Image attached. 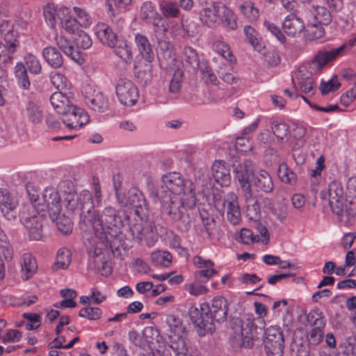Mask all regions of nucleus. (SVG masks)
Masks as SVG:
<instances>
[{"label": "nucleus", "instance_id": "79ce46f5", "mask_svg": "<svg viewBox=\"0 0 356 356\" xmlns=\"http://www.w3.org/2000/svg\"><path fill=\"white\" fill-rule=\"evenodd\" d=\"M243 33L247 41L254 47L255 50L261 52V48L265 49V47L262 46L259 41L258 32L252 26L250 25L245 26Z\"/></svg>", "mask_w": 356, "mask_h": 356}, {"label": "nucleus", "instance_id": "412c9836", "mask_svg": "<svg viewBox=\"0 0 356 356\" xmlns=\"http://www.w3.org/2000/svg\"><path fill=\"white\" fill-rule=\"evenodd\" d=\"M224 206L226 207V215L228 221L232 225H237L241 220V209L234 193L228 194L225 200Z\"/></svg>", "mask_w": 356, "mask_h": 356}, {"label": "nucleus", "instance_id": "473e14b6", "mask_svg": "<svg viewBox=\"0 0 356 356\" xmlns=\"http://www.w3.org/2000/svg\"><path fill=\"white\" fill-rule=\"evenodd\" d=\"M110 47L113 48L115 55L126 63H131L133 60L131 49L125 40L118 38L116 42H114V45Z\"/></svg>", "mask_w": 356, "mask_h": 356}, {"label": "nucleus", "instance_id": "8fccbe9b", "mask_svg": "<svg viewBox=\"0 0 356 356\" xmlns=\"http://www.w3.org/2000/svg\"><path fill=\"white\" fill-rule=\"evenodd\" d=\"M140 12L143 19H153L159 21L162 19L161 15L156 12L155 7L150 1H146L143 3Z\"/></svg>", "mask_w": 356, "mask_h": 356}, {"label": "nucleus", "instance_id": "052dcab7", "mask_svg": "<svg viewBox=\"0 0 356 356\" xmlns=\"http://www.w3.org/2000/svg\"><path fill=\"white\" fill-rule=\"evenodd\" d=\"M160 8L165 17H177L179 14L177 4L170 1H162Z\"/></svg>", "mask_w": 356, "mask_h": 356}, {"label": "nucleus", "instance_id": "f257e3e1", "mask_svg": "<svg viewBox=\"0 0 356 356\" xmlns=\"http://www.w3.org/2000/svg\"><path fill=\"white\" fill-rule=\"evenodd\" d=\"M80 229L87 231L92 228L95 236L102 243H109L112 247L115 245V241L120 243L123 238L122 227L123 220L119 214V211L111 206L106 207L101 215L92 208L90 212L81 214L79 221Z\"/></svg>", "mask_w": 356, "mask_h": 356}, {"label": "nucleus", "instance_id": "bf43d9fd", "mask_svg": "<svg viewBox=\"0 0 356 356\" xmlns=\"http://www.w3.org/2000/svg\"><path fill=\"white\" fill-rule=\"evenodd\" d=\"M289 126L284 122H273V132L280 141H287L289 134Z\"/></svg>", "mask_w": 356, "mask_h": 356}, {"label": "nucleus", "instance_id": "4c0bfd02", "mask_svg": "<svg viewBox=\"0 0 356 356\" xmlns=\"http://www.w3.org/2000/svg\"><path fill=\"white\" fill-rule=\"evenodd\" d=\"M38 268L35 259L30 254H24L22 264V278L25 280L31 278Z\"/></svg>", "mask_w": 356, "mask_h": 356}, {"label": "nucleus", "instance_id": "20e7f679", "mask_svg": "<svg viewBox=\"0 0 356 356\" xmlns=\"http://www.w3.org/2000/svg\"><path fill=\"white\" fill-rule=\"evenodd\" d=\"M162 184L156 187L154 184L148 185V193L154 202L164 195L189 196L195 195L194 184L190 179H184L181 175L176 172H169L162 176Z\"/></svg>", "mask_w": 356, "mask_h": 356}, {"label": "nucleus", "instance_id": "0e129e2a", "mask_svg": "<svg viewBox=\"0 0 356 356\" xmlns=\"http://www.w3.org/2000/svg\"><path fill=\"white\" fill-rule=\"evenodd\" d=\"M102 310L98 307H86L82 308L79 316L82 318H86L90 321H96L100 318Z\"/></svg>", "mask_w": 356, "mask_h": 356}, {"label": "nucleus", "instance_id": "0eeeda50", "mask_svg": "<svg viewBox=\"0 0 356 356\" xmlns=\"http://www.w3.org/2000/svg\"><path fill=\"white\" fill-rule=\"evenodd\" d=\"M115 191L117 202L120 207L132 208L142 221L148 216V204L143 193L138 188L133 187L124 193L115 186Z\"/></svg>", "mask_w": 356, "mask_h": 356}, {"label": "nucleus", "instance_id": "393cba45", "mask_svg": "<svg viewBox=\"0 0 356 356\" xmlns=\"http://www.w3.org/2000/svg\"><path fill=\"white\" fill-rule=\"evenodd\" d=\"M245 202L246 216L252 220L256 221L260 217V207L257 197L253 195L252 189L241 192Z\"/></svg>", "mask_w": 356, "mask_h": 356}, {"label": "nucleus", "instance_id": "c03bdc74", "mask_svg": "<svg viewBox=\"0 0 356 356\" xmlns=\"http://www.w3.org/2000/svg\"><path fill=\"white\" fill-rule=\"evenodd\" d=\"M158 44L159 49L162 51V54L159 55L161 65H163L161 59L168 60L170 63H173L175 58L172 54V44L166 40L158 39Z\"/></svg>", "mask_w": 356, "mask_h": 356}, {"label": "nucleus", "instance_id": "09e8293b", "mask_svg": "<svg viewBox=\"0 0 356 356\" xmlns=\"http://www.w3.org/2000/svg\"><path fill=\"white\" fill-rule=\"evenodd\" d=\"M168 347L172 350L175 355L183 356L188 354V348L185 339L181 337H177L171 340Z\"/></svg>", "mask_w": 356, "mask_h": 356}, {"label": "nucleus", "instance_id": "f03ea898", "mask_svg": "<svg viewBox=\"0 0 356 356\" xmlns=\"http://www.w3.org/2000/svg\"><path fill=\"white\" fill-rule=\"evenodd\" d=\"M229 305L222 296L215 297L211 304L202 303L200 309L191 306L188 315L195 325L199 336L204 337L207 334H212L216 330L215 323L226 321Z\"/></svg>", "mask_w": 356, "mask_h": 356}, {"label": "nucleus", "instance_id": "7c9ffc66", "mask_svg": "<svg viewBox=\"0 0 356 356\" xmlns=\"http://www.w3.org/2000/svg\"><path fill=\"white\" fill-rule=\"evenodd\" d=\"M45 61L54 68H60L63 65V58L60 52L54 47H47L42 50Z\"/></svg>", "mask_w": 356, "mask_h": 356}, {"label": "nucleus", "instance_id": "dca6fc26", "mask_svg": "<svg viewBox=\"0 0 356 356\" xmlns=\"http://www.w3.org/2000/svg\"><path fill=\"white\" fill-rule=\"evenodd\" d=\"M328 202L331 211L338 216L343 215L344 197L343 188L341 183L332 181L327 189Z\"/></svg>", "mask_w": 356, "mask_h": 356}, {"label": "nucleus", "instance_id": "c9c22d12", "mask_svg": "<svg viewBox=\"0 0 356 356\" xmlns=\"http://www.w3.org/2000/svg\"><path fill=\"white\" fill-rule=\"evenodd\" d=\"M238 10L241 14L248 21L254 22L259 17V9L255 7L252 1H245L238 5Z\"/></svg>", "mask_w": 356, "mask_h": 356}, {"label": "nucleus", "instance_id": "338daca9", "mask_svg": "<svg viewBox=\"0 0 356 356\" xmlns=\"http://www.w3.org/2000/svg\"><path fill=\"white\" fill-rule=\"evenodd\" d=\"M198 70H200L202 79H204L206 82H210L213 84L216 83L218 81L217 77L213 72L211 67L207 63H202Z\"/></svg>", "mask_w": 356, "mask_h": 356}, {"label": "nucleus", "instance_id": "f704fd0d", "mask_svg": "<svg viewBox=\"0 0 356 356\" xmlns=\"http://www.w3.org/2000/svg\"><path fill=\"white\" fill-rule=\"evenodd\" d=\"M154 330L152 327H147L140 334L137 330H131L128 333L129 339L134 346L144 348L147 345V333H152Z\"/></svg>", "mask_w": 356, "mask_h": 356}, {"label": "nucleus", "instance_id": "aec40b11", "mask_svg": "<svg viewBox=\"0 0 356 356\" xmlns=\"http://www.w3.org/2000/svg\"><path fill=\"white\" fill-rule=\"evenodd\" d=\"M17 202L6 190H0V208L3 216L8 220L16 218Z\"/></svg>", "mask_w": 356, "mask_h": 356}, {"label": "nucleus", "instance_id": "9b49d317", "mask_svg": "<svg viewBox=\"0 0 356 356\" xmlns=\"http://www.w3.org/2000/svg\"><path fill=\"white\" fill-rule=\"evenodd\" d=\"M60 195L52 187H47L42 193L41 203L35 204V210L38 215L44 216L47 211L49 217L55 218V215L61 212Z\"/></svg>", "mask_w": 356, "mask_h": 356}, {"label": "nucleus", "instance_id": "3c124183", "mask_svg": "<svg viewBox=\"0 0 356 356\" xmlns=\"http://www.w3.org/2000/svg\"><path fill=\"white\" fill-rule=\"evenodd\" d=\"M26 115L33 124H38L42 121V111L33 102H28L26 106Z\"/></svg>", "mask_w": 356, "mask_h": 356}, {"label": "nucleus", "instance_id": "72a5a7b5", "mask_svg": "<svg viewBox=\"0 0 356 356\" xmlns=\"http://www.w3.org/2000/svg\"><path fill=\"white\" fill-rule=\"evenodd\" d=\"M15 77L17 85L23 90H29L31 81L24 63L18 62L15 67Z\"/></svg>", "mask_w": 356, "mask_h": 356}, {"label": "nucleus", "instance_id": "49530a36", "mask_svg": "<svg viewBox=\"0 0 356 356\" xmlns=\"http://www.w3.org/2000/svg\"><path fill=\"white\" fill-rule=\"evenodd\" d=\"M71 263V252L66 248L58 250L56 257V261L54 264L56 269H65Z\"/></svg>", "mask_w": 356, "mask_h": 356}, {"label": "nucleus", "instance_id": "a211bd4d", "mask_svg": "<svg viewBox=\"0 0 356 356\" xmlns=\"http://www.w3.org/2000/svg\"><path fill=\"white\" fill-rule=\"evenodd\" d=\"M220 6H223V3L213 2L211 6L203 8L200 14V19L202 24L209 27H216L219 23Z\"/></svg>", "mask_w": 356, "mask_h": 356}, {"label": "nucleus", "instance_id": "6ab92c4d", "mask_svg": "<svg viewBox=\"0 0 356 356\" xmlns=\"http://www.w3.org/2000/svg\"><path fill=\"white\" fill-rule=\"evenodd\" d=\"M257 192L270 193L274 190V184L270 175L264 170H261L253 176L251 187Z\"/></svg>", "mask_w": 356, "mask_h": 356}, {"label": "nucleus", "instance_id": "ea45409f", "mask_svg": "<svg viewBox=\"0 0 356 356\" xmlns=\"http://www.w3.org/2000/svg\"><path fill=\"white\" fill-rule=\"evenodd\" d=\"M131 0H107L106 6L110 16H115L117 14L125 10L127 6L131 4Z\"/></svg>", "mask_w": 356, "mask_h": 356}, {"label": "nucleus", "instance_id": "4be33fe9", "mask_svg": "<svg viewBox=\"0 0 356 356\" xmlns=\"http://www.w3.org/2000/svg\"><path fill=\"white\" fill-rule=\"evenodd\" d=\"M56 43L63 52L71 59L78 63L83 62L81 52L76 49L72 42L63 35H57L55 38Z\"/></svg>", "mask_w": 356, "mask_h": 356}, {"label": "nucleus", "instance_id": "cd10ccee", "mask_svg": "<svg viewBox=\"0 0 356 356\" xmlns=\"http://www.w3.org/2000/svg\"><path fill=\"white\" fill-rule=\"evenodd\" d=\"M67 8L57 9L54 3H49L44 8V17L47 23L51 27L54 26L58 21H60L63 15L69 14Z\"/></svg>", "mask_w": 356, "mask_h": 356}, {"label": "nucleus", "instance_id": "7ed1b4c3", "mask_svg": "<svg viewBox=\"0 0 356 356\" xmlns=\"http://www.w3.org/2000/svg\"><path fill=\"white\" fill-rule=\"evenodd\" d=\"M163 216L170 221L181 232H187L191 227V212L196 206L195 195L189 196H166L158 199Z\"/></svg>", "mask_w": 356, "mask_h": 356}, {"label": "nucleus", "instance_id": "4468645a", "mask_svg": "<svg viewBox=\"0 0 356 356\" xmlns=\"http://www.w3.org/2000/svg\"><path fill=\"white\" fill-rule=\"evenodd\" d=\"M119 102L124 106L134 105L138 99V90L136 85L126 78L120 79L115 86Z\"/></svg>", "mask_w": 356, "mask_h": 356}, {"label": "nucleus", "instance_id": "ddd939ff", "mask_svg": "<svg viewBox=\"0 0 356 356\" xmlns=\"http://www.w3.org/2000/svg\"><path fill=\"white\" fill-rule=\"evenodd\" d=\"M140 222L129 225V230L131 235L136 237L140 242L146 241L148 246H152L157 240L156 227L153 222L147 220V217Z\"/></svg>", "mask_w": 356, "mask_h": 356}, {"label": "nucleus", "instance_id": "4d7b16f0", "mask_svg": "<svg viewBox=\"0 0 356 356\" xmlns=\"http://www.w3.org/2000/svg\"><path fill=\"white\" fill-rule=\"evenodd\" d=\"M307 320L312 325L325 327V319L323 312L319 309L310 311L307 315Z\"/></svg>", "mask_w": 356, "mask_h": 356}, {"label": "nucleus", "instance_id": "2f4dec72", "mask_svg": "<svg viewBox=\"0 0 356 356\" xmlns=\"http://www.w3.org/2000/svg\"><path fill=\"white\" fill-rule=\"evenodd\" d=\"M220 16L219 20L222 26L229 31H235L238 27L236 15L225 4L220 6Z\"/></svg>", "mask_w": 356, "mask_h": 356}, {"label": "nucleus", "instance_id": "f3484780", "mask_svg": "<svg viewBox=\"0 0 356 356\" xmlns=\"http://www.w3.org/2000/svg\"><path fill=\"white\" fill-rule=\"evenodd\" d=\"M86 93L84 101L91 110L99 113H105L109 110V99L102 92L94 90L92 94Z\"/></svg>", "mask_w": 356, "mask_h": 356}, {"label": "nucleus", "instance_id": "603ef678", "mask_svg": "<svg viewBox=\"0 0 356 356\" xmlns=\"http://www.w3.org/2000/svg\"><path fill=\"white\" fill-rule=\"evenodd\" d=\"M165 323L170 327L171 332L176 334H179L185 330L181 319L174 314L168 315L166 316Z\"/></svg>", "mask_w": 356, "mask_h": 356}, {"label": "nucleus", "instance_id": "a18cd8bd", "mask_svg": "<svg viewBox=\"0 0 356 356\" xmlns=\"http://www.w3.org/2000/svg\"><path fill=\"white\" fill-rule=\"evenodd\" d=\"M24 66L31 74H38L42 71L39 59L33 54L27 53L24 56Z\"/></svg>", "mask_w": 356, "mask_h": 356}, {"label": "nucleus", "instance_id": "13d9d810", "mask_svg": "<svg viewBox=\"0 0 356 356\" xmlns=\"http://www.w3.org/2000/svg\"><path fill=\"white\" fill-rule=\"evenodd\" d=\"M76 48L82 49H88L92 46V42L89 35L83 31H79L76 36L74 38Z\"/></svg>", "mask_w": 356, "mask_h": 356}, {"label": "nucleus", "instance_id": "37998d69", "mask_svg": "<svg viewBox=\"0 0 356 356\" xmlns=\"http://www.w3.org/2000/svg\"><path fill=\"white\" fill-rule=\"evenodd\" d=\"M313 15L317 23L323 25H328L332 22L330 10L324 6H317L313 7Z\"/></svg>", "mask_w": 356, "mask_h": 356}, {"label": "nucleus", "instance_id": "9d476101", "mask_svg": "<svg viewBox=\"0 0 356 356\" xmlns=\"http://www.w3.org/2000/svg\"><path fill=\"white\" fill-rule=\"evenodd\" d=\"M234 179L241 192L252 190L251 182L254 176V163L250 159L234 160L232 164Z\"/></svg>", "mask_w": 356, "mask_h": 356}, {"label": "nucleus", "instance_id": "a19ab883", "mask_svg": "<svg viewBox=\"0 0 356 356\" xmlns=\"http://www.w3.org/2000/svg\"><path fill=\"white\" fill-rule=\"evenodd\" d=\"M151 259L155 266L168 267L172 263V256L169 252L157 250L151 254Z\"/></svg>", "mask_w": 356, "mask_h": 356}, {"label": "nucleus", "instance_id": "58836bf2", "mask_svg": "<svg viewBox=\"0 0 356 356\" xmlns=\"http://www.w3.org/2000/svg\"><path fill=\"white\" fill-rule=\"evenodd\" d=\"M277 175L282 182L294 186L297 183L296 173L285 163L280 164L277 169Z\"/></svg>", "mask_w": 356, "mask_h": 356}, {"label": "nucleus", "instance_id": "e2e57ef3", "mask_svg": "<svg viewBox=\"0 0 356 356\" xmlns=\"http://www.w3.org/2000/svg\"><path fill=\"white\" fill-rule=\"evenodd\" d=\"M300 89L306 94H314L315 83L314 80L311 76L298 77V83Z\"/></svg>", "mask_w": 356, "mask_h": 356}, {"label": "nucleus", "instance_id": "f8f14e48", "mask_svg": "<svg viewBox=\"0 0 356 356\" xmlns=\"http://www.w3.org/2000/svg\"><path fill=\"white\" fill-rule=\"evenodd\" d=\"M265 334L264 344L267 356H283L284 339L281 328L271 326Z\"/></svg>", "mask_w": 356, "mask_h": 356}, {"label": "nucleus", "instance_id": "2eb2a0df", "mask_svg": "<svg viewBox=\"0 0 356 356\" xmlns=\"http://www.w3.org/2000/svg\"><path fill=\"white\" fill-rule=\"evenodd\" d=\"M19 24L12 21L3 20L0 23V33L5 41L3 47L9 48L11 52H15L19 46Z\"/></svg>", "mask_w": 356, "mask_h": 356}, {"label": "nucleus", "instance_id": "864d4df0", "mask_svg": "<svg viewBox=\"0 0 356 356\" xmlns=\"http://www.w3.org/2000/svg\"><path fill=\"white\" fill-rule=\"evenodd\" d=\"M60 23L62 27L68 33H78L79 26H80L78 23L76 18L69 15V14L63 15L61 18Z\"/></svg>", "mask_w": 356, "mask_h": 356}, {"label": "nucleus", "instance_id": "c756f323", "mask_svg": "<svg viewBox=\"0 0 356 356\" xmlns=\"http://www.w3.org/2000/svg\"><path fill=\"white\" fill-rule=\"evenodd\" d=\"M183 62L189 72H196L200 68V61L197 52L191 47H186L184 49Z\"/></svg>", "mask_w": 356, "mask_h": 356}, {"label": "nucleus", "instance_id": "423d86ee", "mask_svg": "<svg viewBox=\"0 0 356 356\" xmlns=\"http://www.w3.org/2000/svg\"><path fill=\"white\" fill-rule=\"evenodd\" d=\"M60 197L63 198L65 207L67 210L79 214L90 212L92 208V196L88 190H83L77 193L74 183L70 180H63L58 186Z\"/></svg>", "mask_w": 356, "mask_h": 356}, {"label": "nucleus", "instance_id": "5fc2aeb1", "mask_svg": "<svg viewBox=\"0 0 356 356\" xmlns=\"http://www.w3.org/2000/svg\"><path fill=\"white\" fill-rule=\"evenodd\" d=\"M306 38L310 41L318 40L324 35L325 30L318 24H308L305 29Z\"/></svg>", "mask_w": 356, "mask_h": 356}, {"label": "nucleus", "instance_id": "de8ad7c7", "mask_svg": "<svg viewBox=\"0 0 356 356\" xmlns=\"http://www.w3.org/2000/svg\"><path fill=\"white\" fill-rule=\"evenodd\" d=\"M232 70V66L230 64L223 63L219 67V69L217 71V73L219 77L222 79L225 82L229 84H233L236 83L238 81V77L236 76L234 74L230 72Z\"/></svg>", "mask_w": 356, "mask_h": 356}, {"label": "nucleus", "instance_id": "39448f33", "mask_svg": "<svg viewBox=\"0 0 356 356\" xmlns=\"http://www.w3.org/2000/svg\"><path fill=\"white\" fill-rule=\"evenodd\" d=\"M50 102L55 111L63 115V122L70 129L81 127L89 121V116L85 111L71 102L64 91L54 92Z\"/></svg>", "mask_w": 356, "mask_h": 356}, {"label": "nucleus", "instance_id": "5701e85b", "mask_svg": "<svg viewBox=\"0 0 356 356\" xmlns=\"http://www.w3.org/2000/svg\"><path fill=\"white\" fill-rule=\"evenodd\" d=\"M41 217L33 216L31 217L21 216V221L29 232L31 240H40L42 236V225Z\"/></svg>", "mask_w": 356, "mask_h": 356}, {"label": "nucleus", "instance_id": "c85d7f7f", "mask_svg": "<svg viewBox=\"0 0 356 356\" xmlns=\"http://www.w3.org/2000/svg\"><path fill=\"white\" fill-rule=\"evenodd\" d=\"M135 42L142 57L146 61L151 63L154 58V54L148 38L143 34L137 33L135 36Z\"/></svg>", "mask_w": 356, "mask_h": 356}, {"label": "nucleus", "instance_id": "6e6d98bb", "mask_svg": "<svg viewBox=\"0 0 356 356\" xmlns=\"http://www.w3.org/2000/svg\"><path fill=\"white\" fill-rule=\"evenodd\" d=\"M184 72L180 69H177L171 79L169 84V92L171 93H177L180 91L182 86Z\"/></svg>", "mask_w": 356, "mask_h": 356}, {"label": "nucleus", "instance_id": "b1692460", "mask_svg": "<svg viewBox=\"0 0 356 356\" xmlns=\"http://www.w3.org/2000/svg\"><path fill=\"white\" fill-rule=\"evenodd\" d=\"M95 33L99 40L104 45L113 46L118 39L113 29L104 22H99L95 27Z\"/></svg>", "mask_w": 356, "mask_h": 356}, {"label": "nucleus", "instance_id": "680f3d73", "mask_svg": "<svg viewBox=\"0 0 356 356\" xmlns=\"http://www.w3.org/2000/svg\"><path fill=\"white\" fill-rule=\"evenodd\" d=\"M50 78L52 84L59 91H65L67 89L68 81L64 75L59 72H51Z\"/></svg>", "mask_w": 356, "mask_h": 356}, {"label": "nucleus", "instance_id": "1a4fd4ad", "mask_svg": "<svg viewBox=\"0 0 356 356\" xmlns=\"http://www.w3.org/2000/svg\"><path fill=\"white\" fill-rule=\"evenodd\" d=\"M355 44L356 35L337 48L330 50L319 51L309 64L308 72L311 74L320 72L327 63L343 55L346 51H350Z\"/></svg>", "mask_w": 356, "mask_h": 356}, {"label": "nucleus", "instance_id": "6e6552de", "mask_svg": "<svg viewBox=\"0 0 356 356\" xmlns=\"http://www.w3.org/2000/svg\"><path fill=\"white\" fill-rule=\"evenodd\" d=\"M256 325L252 321L247 319L245 321L241 318H235L232 322V333L230 343L235 349L245 348H251L253 346L252 329Z\"/></svg>", "mask_w": 356, "mask_h": 356}, {"label": "nucleus", "instance_id": "bb28decb", "mask_svg": "<svg viewBox=\"0 0 356 356\" xmlns=\"http://www.w3.org/2000/svg\"><path fill=\"white\" fill-rule=\"evenodd\" d=\"M213 177L221 186H227L231 182L230 170L225 162L216 161L212 166Z\"/></svg>", "mask_w": 356, "mask_h": 356}, {"label": "nucleus", "instance_id": "a878e982", "mask_svg": "<svg viewBox=\"0 0 356 356\" xmlns=\"http://www.w3.org/2000/svg\"><path fill=\"white\" fill-rule=\"evenodd\" d=\"M282 29L288 35L295 36L305 29V24L295 13H291L283 21Z\"/></svg>", "mask_w": 356, "mask_h": 356}, {"label": "nucleus", "instance_id": "e433bc0d", "mask_svg": "<svg viewBox=\"0 0 356 356\" xmlns=\"http://www.w3.org/2000/svg\"><path fill=\"white\" fill-rule=\"evenodd\" d=\"M49 217L58 230L63 235H69L72 232V222L70 218L65 216L64 214L61 215L60 212L56 213L54 216Z\"/></svg>", "mask_w": 356, "mask_h": 356}, {"label": "nucleus", "instance_id": "69168bd1", "mask_svg": "<svg viewBox=\"0 0 356 356\" xmlns=\"http://www.w3.org/2000/svg\"><path fill=\"white\" fill-rule=\"evenodd\" d=\"M340 86L341 83L338 81L337 76H335L327 82L322 81L321 83L320 90L322 95H325L330 92L337 90Z\"/></svg>", "mask_w": 356, "mask_h": 356}, {"label": "nucleus", "instance_id": "774afa93", "mask_svg": "<svg viewBox=\"0 0 356 356\" xmlns=\"http://www.w3.org/2000/svg\"><path fill=\"white\" fill-rule=\"evenodd\" d=\"M236 241L244 244H250L254 241H259V235L254 236L253 232L249 229H241L240 235L236 238Z\"/></svg>", "mask_w": 356, "mask_h": 356}]
</instances>
